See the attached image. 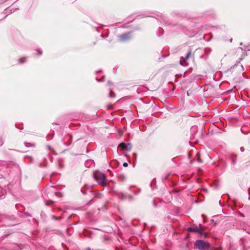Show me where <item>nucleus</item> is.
<instances>
[{
	"instance_id": "f257e3e1",
	"label": "nucleus",
	"mask_w": 250,
	"mask_h": 250,
	"mask_svg": "<svg viewBox=\"0 0 250 250\" xmlns=\"http://www.w3.org/2000/svg\"><path fill=\"white\" fill-rule=\"evenodd\" d=\"M94 177L97 182L103 187H106L107 183L106 181V176L101 172H95L94 173Z\"/></svg>"
},
{
	"instance_id": "f03ea898",
	"label": "nucleus",
	"mask_w": 250,
	"mask_h": 250,
	"mask_svg": "<svg viewBox=\"0 0 250 250\" xmlns=\"http://www.w3.org/2000/svg\"><path fill=\"white\" fill-rule=\"evenodd\" d=\"M195 246L200 250H208L210 247L209 244L203 240H198L195 242Z\"/></svg>"
},
{
	"instance_id": "7ed1b4c3",
	"label": "nucleus",
	"mask_w": 250,
	"mask_h": 250,
	"mask_svg": "<svg viewBox=\"0 0 250 250\" xmlns=\"http://www.w3.org/2000/svg\"><path fill=\"white\" fill-rule=\"evenodd\" d=\"M131 39V35L130 33H125L119 37V40L121 42H125Z\"/></svg>"
},
{
	"instance_id": "20e7f679",
	"label": "nucleus",
	"mask_w": 250,
	"mask_h": 250,
	"mask_svg": "<svg viewBox=\"0 0 250 250\" xmlns=\"http://www.w3.org/2000/svg\"><path fill=\"white\" fill-rule=\"evenodd\" d=\"M188 230L189 231H193V232H197L200 234H202L203 233V230L197 227H189L188 228Z\"/></svg>"
},
{
	"instance_id": "39448f33",
	"label": "nucleus",
	"mask_w": 250,
	"mask_h": 250,
	"mask_svg": "<svg viewBox=\"0 0 250 250\" xmlns=\"http://www.w3.org/2000/svg\"><path fill=\"white\" fill-rule=\"evenodd\" d=\"M190 55H191V53H190V52H189L187 54V56L183 59V61H181V64L182 65H184L185 63L186 64V61L189 58V57L190 56Z\"/></svg>"
},
{
	"instance_id": "423d86ee",
	"label": "nucleus",
	"mask_w": 250,
	"mask_h": 250,
	"mask_svg": "<svg viewBox=\"0 0 250 250\" xmlns=\"http://www.w3.org/2000/svg\"><path fill=\"white\" fill-rule=\"evenodd\" d=\"M26 61V57H22L21 59L19 60V63H22L24 62H25Z\"/></svg>"
},
{
	"instance_id": "0eeeda50",
	"label": "nucleus",
	"mask_w": 250,
	"mask_h": 250,
	"mask_svg": "<svg viewBox=\"0 0 250 250\" xmlns=\"http://www.w3.org/2000/svg\"><path fill=\"white\" fill-rule=\"evenodd\" d=\"M119 146L120 147H121L122 149H123V150H125V149H126V147H127L125 143H121L119 145Z\"/></svg>"
},
{
	"instance_id": "6e6552de",
	"label": "nucleus",
	"mask_w": 250,
	"mask_h": 250,
	"mask_svg": "<svg viewBox=\"0 0 250 250\" xmlns=\"http://www.w3.org/2000/svg\"><path fill=\"white\" fill-rule=\"evenodd\" d=\"M208 88L209 89V92H213L214 88L212 86H210Z\"/></svg>"
},
{
	"instance_id": "1a4fd4ad",
	"label": "nucleus",
	"mask_w": 250,
	"mask_h": 250,
	"mask_svg": "<svg viewBox=\"0 0 250 250\" xmlns=\"http://www.w3.org/2000/svg\"><path fill=\"white\" fill-rule=\"evenodd\" d=\"M198 159H197V160L200 163H202V160L200 159V158L199 157V153H198Z\"/></svg>"
},
{
	"instance_id": "9d476101",
	"label": "nucleus",
	"mask_w": 250,
	"mask_h": 250,
	"mask_svg": "<svg viewBox=\"0 0 250 250\" xmlns=\"http://www.w3.org/2000/svg\"><path fill=\"white\" fill-rule=\"evenodd\" d=\"M127 166H128V164H127V163H124L123 164V166H124V167H127Z\"/></svg>"
},
{
	"instance_id": "9b49d317",
	"label": "nucleus",
	"mask_w": 250,
	"mask_h": 250,
	"mask_svg": "<svg viewBox=\"0 0 250 250\" xmlns=\"http://www.w3.org/2000/svg\"><path fill=\"white\" fill-rule=\"evenodd\" d=\"M229 92L236 93V91L235 90V89H231V90H229Z\"/></svg>"
},
{
	"instance_id": "f8f14e48",
	"label": "nucleus",
	"mask_w": 250,
	"mask_h": 250,
	"mask_svg": "<svg viewBox=\"0 0 250 250\" xmlns=\"http://www.w3.org/2000/svg\"><path fill=\"white\" fill-rule=\"evenodd\" d=\"M52 203H53L52 201H50V204H52ZM49 204H50V203H49L48 202H47L46 203V205H49Z\"/></svg>"
},
{
	"instance_id": "ddd939ff",
	"label": "nucleus",
	"mask_w": 250,
	"mask_h": 250,
	"mask_svg": "<svg viewBox=\"0 0 250 250\" xmlns=\"http://www.w3.org/2000/svg\"><path fill=\"white\" fill-rule=\"evenodd\" d=\"M241 150L243 151V148L242 147L241 148Z\"/></svg>"
},
{
	"instance_id": "4468645a",
	"label": "nucleus",
	"mask_w": 250,
	"mask_h": 250,
	"mask_svg": "<svg viewBox=\"0 0 250 250\" xmlns=\"http://www.w3.org/2000/svg\"><path fill=\"white\" fill-rule=\"evenodd\" d=\"M87 250H90V249L89 248L87 249Z\"/></svg>"
}]
</instances>
